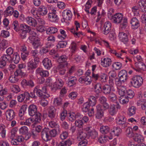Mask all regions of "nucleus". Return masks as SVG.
Segmentation results:
<instances>
[{"label": "nucleus", "instance_id": "nucleus-25", "mask_svg": "<svg viewBox=\"0 0 146 146\" xmlns=\"http://www.w3.org/2000/svg\"><path fill=\"white\" fill-rule=\"evenodd\" d=\"M101 65L104 67H108L111 64V61L110 58H104L103 60H101Z\"/></svg>", "mask_w": 146, "mask_h": 146}, {"label": "nucleus", "instance_id": "nucleus-31", "mask_svg": "<svg viewBox=\"0 0 146 146\" xmlns=\"http://www.w3.org/2000/svg\"><path fill=\"white\" fill-rule=\"evenodd\" d=\"M117 89L119 95L121 96H124L125 95V92H126L127 91L124 86H122L117 87Z\"/></svg>", "mask_w": 146, "mask_h": 146}, {"label": "nucleus", "instance_id": "nucleus-21", "mask_svg": "<svg viewBox=\"0 0 146 146\" xmlns=\"http://www.w3.org/2000/svg\"><path fill=\"white\" fill-rule=\"evenodd\" d=\"M72 14L70 11L66 10L62 12L63 18L67 20H70L72 17Z\"/></svg>", "mask_w": 146, "mask_h": 146}, {"label": "nucleus", "instance_id": "nucleus-8", "mask_svg": "<svg viewBox=\"0 0 146 146\" xmlns=\"http://www.w3.org/2000/svg\"><path fill=\"white\" fill-rule=\"evenodd\" d=\"M96 117L98 119H101L104 116V112L101 106L99 104L96 106Z\"/></svg>", "mask_w": 146, "mask_h": 146}, {"label": "nucleus", "instance_id": "nucleus-35", "mask_svg": "<svg viewBox=\"0 0 146 146\" xmlns=\"http://www.w3.org/2000/svg\"><path fill=\"white\" fill-rule=\"evenodd\" d=\"M27 107V105H24L22 106L19 111V115L22 117L24 115Z\"/></svg>", "mask_w": 146, "mask_h": 146}, {"label": "nucleus", "instance_id": "nucleus-36", "mask_svg": "<svg viewBox=\"0 0 146 146\" xmlns=\"http://www.w3.org/2000/svg\"><path fill=\"white\" fill-rule=\"evenodd\" d=\"M30 27L25 24H21L20 26L19 30L22 31L28 32L30 31Z\"/></svg>", "mask_w": 146, "mask_h": 146}, {"label": "nucleus", "instance_id": "nucleus-53", "mask_svg": "<svg viewBox=\"0 0 146 146\" xmlns=\"http://www.w3.org/2000/svg\"><path fill=\"white\" fill-rule=\"evenodd\" d=\"M13 27V29L16 31H18L19 30L20 26H19L18 22L15 21H14L12 23Z\"/></svg>", "mask_w": 146, "mask_h": 146}, {"label": "nucleus", "instance_id": "nucleus-34", "mask_svg": "<svg viewBox=\"0 0 146 146\" xmlns=\"http://www.w3.org/2000/svg\"><path fill=\"white\" fill-rule=\"evenodd\" d=\"M86 138H88V133H86L82 131L79 132L78 136V139L79 138L82 140H86Z\"/></svg>", "mask_w": 146, "mask_h": 146}, {"label": "nucleus", "instance_id": "nucleus-14", "mask_svg": "<svg viewBox=\"0 0 146 146\" xmlns=\"http://www.w3.org/2000/svg\"><path fill=\"white\" fill-rule=\"evenodd\" d=\"M63 85V82L61 79L56 80V82L53 85L52 90L55 91L57 89H60Z\"/></svg>", "mask_w": 146, "mask_h": 146}, {"label": "nucleus", "instance_id": "nucleus-60", "mask_svg": "<svg viewBox=\"0 0 146 146\" xmlns=\"http://www.w3.org/2000/svg\"><path fill=\"white\" fill-rule=\"evenodd\" d=\"M108 79V77L106 75L104 74L103 75L100 76L99 77V80L102 82H106Z\"/></svg>", "mask_w": 146, "mask_h": 146}, {"label": "nucleus", "instance_id": "nucleus-47", "mask_svg": "<svg viewBox=\"0 0 146 146\" xmlns=\"http://www.w3.org/2000/svg\"><path fill=\"white\" fill-rule=\"evenodd\" d=\"M12 59L15 64H17L19 63L20 60V58L17 53H15L14 54Z\"/></svg>", "mask_w": 146, "mask_h": 146}, {"label": "nucleus", "instance_id": "nucleus-52", "mask_svg": "<svg viewBox=\"0 0 146 146\" xmlns=\"http://www.w3.org/2000/svg\"><path fill=\"white\" fill-rule=\"evenodd\" d=\"M122 66V64L120 62H115L112 65V67L116 70L119 69Z\"/></svg>", "mask_w": 146, "mask_h": 146}, {"label": "nucleus", "instance_id": "nucleus-2", "mask_svg": "<svg viewBox=\"0 0 146 146\" xmlns=\"http://www.w3.org/2000/svg\"><path fill=\"white\" fill-rule=\"evenodd\" d=\"M34 92L36 95L39 97L45 98L49 97V95L47 94L46 87L44 86L40 89V85L36 86L34 88Z\"/></svg>", "mask_w": 146, "mask_h": 146}, {"label": "nucleus", "instance_id": "nucleus-6", "mask_svg": "<svg viewBox=\"0 0 146 146\" xmlns=\"http://www.w3.org/2000/svg\"><path fill=\"white\" fill-rule=\"evenodd\" d=\"M116 105L114 104L110 105L108 109L109 113L111 115H114L117 112V110L120 109L121 108V106L118 103L116 102Z\"/></svg>", "mask_w": 146, "mask_h": 146}, {"label": "nucleus", "instance_id": "nucleus-37", "mask_svg": "<svg viewBox=\"0 0 146 146\" xmlns=\"http://www.w3.org/2000/svg\"><path fill=\"white\" fill-rule=\"evenodd\" d=\"M134 140L138 143L143 142L144 141L143 137L140 135L137 134L133 137Z\"/></svg>", "mask_w": 146, "mask_h": 146}, {"label": "nucleus", "instance_id": "nucleus-50", "mask_svg": "<svg viewBox=\"0 0 146 146\" xmlns=\"http://www.w3.org/2000/svg\"><path fill=\"white\" fill-rule=\"evenodd\" d=\"M54 102L56 106H60L62 104V99L60 98H57L54 100Z\"/></svg>", "mask_w": 146, "mask_h": 146}, {"label": "nucleus", "instance_id": "nucleus-28", "mask_svg": "<svg viewBox=\"0 0 146 146\" xmlns=\"http://www.w3.org/2000/svg\"><path fill=\"white\" fill-rule=\"evenodd\" d=\"M100 131L102 133L107 134L110 136L111 133L110 132V127L108 126H102L100 129Z\"/></svg>", "mask_w": 146, "mask_h": 146}, {"label": "nucleus", "instance_id": "nucleus-3", "mask_svg": "<svg viewBox=\"0 0 146 146\" xmlns=\"http://www.w3.org/2000/svg\"><path fill=\"white\" fill-rule=\"evenodd\" d=\"M143 79L139 76H135L131 79V83L132 86L135 88H138L143 84Z\"/></svg>", "mask_w": 146, "mask_h": 146}, {"label": "nucleus", "instance_id": "nucleus-56", "mask_svg": "<svg viewBox=\"0 0 146 146\" xmlns=\"http://www.w3.org/2000/svg\"><path fill=\"white\" fill-rule=\"evenodd\" d=\"M49 134L51 139L52 137H54L56 136L57 134V131L54 129L52 130L49 129Z\"/></svg>", "mask_w": 146, "mask_h": 146}, {"label": "nucleus", "instance_id": "nucleus-64", "mask_svg": "<svg viewBox=\"0 0 146 146\" xmlns=\"http://www.w3.org/2000/svg\"><path fill=\"white\" fill-rule=\"evenodd\" d=\"M12 91L15 93H17L20 90L19 86L17 85H15L13 86Z\"/></svg>", "mask_w": 146, "mask_h": 146}, {"label": "nucleus", "instance_id": "nucleus-19", "mask_svg": "<svg viewBox=\"0 0 146 146\" xmlns=\"http://www.w3.org/2000/svg\"><path fill=\"white\" fill-rule=\"evenodd\" d=\"M113 138V136L111 134L110 136L108 135L100 136L98 138V141L101 143H103L107 141L108 139H111Z\"/></svg>", "mask_w": 146, "mask_h": 146}, {"label": "nucleus", "instance_id": "nucleus-17", "mask_svg": "<svg viewBox=\"0 0 146 146\" xmlns=\"http://www.w3.org/2000/svg\"><path fill=\"white\" fill-rule=\"evenodd\" d=\"M123 19V15L122 14L118 13L113 15V22L115 23H119Z\"/></svg>", "mask_w": 146, "mask_h": 146}, {"label": "nucleus", "instance_id": "nucleus-24", "mask_svg": "<svg viewBox=\"0 0 146 146\" xmlns=\"http://www.w3.org/2000/svg\"><path fill=\"white\" fill-rule=\"evenodd\" d=\"M42 63L44 67L47 70L50 69L52 66L51 60L47 58L44 59Z\"/></svg>", "mask_w": 146, "mask_h": 146}, {"label": "nucleus", "instance_id": "nucleus-15", "mask_svg": "<svg viewBox=\"0 0 146 146\" xmlns=\"http://www.w3.org/2000/svg\"><path fill=\"white\" fill-rule=\"evenodd\" d=\"M119 37L120 40L124 44L127 43L129 41L127 35L124 32H119Z\"/></svg>", "mask_w": 146, "mask_h": 146}, {"label": "nucleus", "instance_id": "nucleus-44", "mask_svg": "<svg viewBox=\"0 0 146 146\" xmlns=\"http://www.w3.org/2000/svg\"><path fill=\"white\" fill-rule=\"evenodd\" d=\"M57 31L58 29L57 28L51 27L47 29L46 32L47 34L49 35L51 34L55 33Z\"/></svg>", "mask_w": 146, "mask_h": 146}, {"label": "nucleus", "instance_id": "nucleus-40", "mask_svg": "<svg viewBox=\"0 0 146 146\" xmlns=\"http://www.w3.org/2000/svg\"><path fill=\"white\" fill-rule=\"evenodd\" d=\"M112 132L115 136H118L121 133L122 130L119 127H114Z\"/></svg>", "mask_w": 146, "mask_h": 146}, {"label": "nucleus", "instance_id": "nucleus-22", "mask_svg": "<svg viewBox=\"0 0 146 146\" xmlns=\"http://www.w3.org/2000/svg\"><path fill=\"white\" fill-rule=\"evenodd\" d=\"M135 64L137 68V69L134 68V69L137 71H139L140 69L143 70H146V66L142 62H136L135 63Z\"/></svg>", "mask_w": 146, "mask_h": 146}, {"label": "nucleus", "instance_id": "nucleus-4", "mask_svg": "<svg viewBox=\"0 0 146 146\" xmlns=\"http://www.w3.org/2000/svg\"><path fill=\"white\" fill-rule=\"evenodd\" d=\"M68 58L65 55H63L58 58V61L60 64L59 65V68H64L67 67L68 64L66 61Z\"/></svg>", "mask_w": 146, "mask_h": 146}, {"label": "nucleus", "instance_id": "nucleus-51", "mask_svg": "<svg viewBox=\"0 0 146 146\" xmlns=\"http://www.w3.org/2000/svg\"><path fill=\"white\" fill-rule=\"evenodd\" d=\"M90 106L88 104V102L84 103L83 105L82 110L83 111L86 112L89 110Z\"/></svg>", "mask_w": 146, "mask_h": 146}, {"label": "nucleus", "instance_id": "nucleus-18", "mask_svg": "<svg viewBox=\"0 0 146 146\" xmlns=\"http://www.w3.org/2000/svg\"><path fill=\"white\" fill-rule=\"evenodd\" d=\"M6 115L7 120L11 121L14 118L15 114L14 111L11 109L7 110L6 112Z\"/></svg>", "mask_w": 146, "mask_h": 146}, {"label": "nucleus", "instance_id": "nucleus-23", "mask_svg": "<svg viewBox=\"0 0 146 146\" xmlns=\"http://www.w3.org/2000/svg\"><path fill=\"white\" fill-rule=\"evenodd\" d=\"M27 23L30 26L35 27L37 25L36 20L31 17H27L26 18Z\"/></svg>", "mask_w": 146, "mask_h": 146}, {"label": "nucleus", "instance_id": "nucleus-54", "mask_svg": "<svg viewBox=\"0 0 146 146\" xmlns=\"http://www.w3.org/2000/svg\"><path fill=\"white\" fill-rule=\"evenodd\" d=\"M24 73L23 70L17 69L14 72V75L15 76H23Z\"/></svg>", "mask_w": 146, "mask_h": 146}, {"label": "nucleus", "instance_id": "nucleus-7", "mask_svg": "<svg viewBox=\"0 0 146 146\" xmlns=\"http://www.w3.org/2000/svg\"><path fill=\"white\" fill-rule=\"evenodd\" d=\"M48 18L49 21L52 22H57L58 19V17L56 14V11L53 10L51 12H49L48 14Z\"/></svg>", "mask_w": 146, "mask_h": 146}, {"label": "nucleus", "instance_id": "nucleus-33", "mask_svg": "<svg viewBox=\"0 0 146 146\" xmlns=\"http://www.w3.org/2000/svg\"><path fill=\"white\" fill-rule=\"evenodd\" d=\"M96 98L93 96H91L88 98V104L92 106H94L96 104Z\"/></svg>", "mask_w": 146, "mask_h": 146}, {"label": "nucleus", "instance_id": "nucleus-58", "mask_svg": "<svg viewBox=\"0 0 146 146\" xmlns=\"http://www.w3.org/2000/svg\"><path fill=\"white\" fill-rule=\"evenodd\" d=\"M77 115H76L75 113H70V115L69 117V119L70 121L72 122L75 120L76 116Z\"/></svg>", "mask_w": 146, "mask_h": 146}, {"label": "nucleus", "instance_id": "nucleus-26", "mask_svg": "<svg viewBox=\"0 0 146 146\" xmlns=\"http://www.w3.org/2000/svg\"><path fill=\"white\" fill-rule=\"evenodd\" d=\"M37 11L39 15L42 16L46 15L48 13L47 8L44 6L40 7L37 9Z\"/></svg>", "mask_w": 146, "mask_h": 146}, {"label": "nucleus", "instance_id": "nucleus-30", "mask_svg": "<svg viewBox=\"0 0 146 146\" xmlns=\"http://www.w3.org/2000/svg\"><path fill=\"white\" fill-rule=\"evenodd\" d=\"M88 138L91 137L92 139H95L97 137L98 133L95 130L90 131V132H88Z\"/></svg>", "mask_w": 146, "mask_h": 146}, {"label": "nucleus", "instance_id": "nucleus-32", "mask_svg": "<svg viewBox=\"0 0 146 146\" xmlns=\"http://www.w3.org/2000/svg\"><path fill=\"white\" fill-rule=\"evenodd\" d=\"M14 9L13 7L9 6L4 12V15L6 16L11 15L13 13Z\"/></svg>", "mask_w": 146, "mask_h": 146}, {"label": "nucleus", "instance_id": "nucleus-43", "mask_svg": "<svg viewBox=\"0 0 146 146\" xmlns=\"http://www.w3.org/2000/svg\"><path fill=\"white\" fill-rule=\"evenodd\" d=\"M120 98L119 100V102L123 104L127 103L129 100V98L125 95L124 96H122L120 97Z\"/></svg>", "mask_w": 146, "mask_h": 146}, {"label": "nucleus", "instance_id": "nucleus-16", "mask_svg": "<svg viewBox=\"0 0 146 146\" xmlns=\"http://www.w3.org/2000/svg\"><path fill=\"white\" fill-rule=\"evenodd\" d=\"M36 73L42 77H46L49 75V72L48 71L45 70L40 68H38L36 71Z\"/></svg>", "mask_w": 146, "mask_h": 146}, {"label": "nucleus", "instance_id": "nucleus-41", "mask_svg": "<svg viewBox=\"0 0 146 146\" xmlns=\"http://www.w3.org/2000/svg\"><path fill=\"white\" fill-rule=\"evenodd\" d=\"M102 86L100 84L98 83L97 84L95 87V91L97 94L100 93L101 92H102Z\"/></svg>", "mask_w": 146, "mask_h": 146}, {"label": "nucleus", "instance_id": "nucleus-62", "mask_svg": "<svg viewBox=\"0 0 146 146\" xmlns=\"http://www.w3.org/2000/svg\"><path fill=\"white\" fill-rule=\"evenodd\" d=\"M72 80H70L68 82V85L70 86H72L75 84L76 81V77H73Z\"/></svg>", "mask_w": 146, "mask_h": 146}, {"label": "nucleus", "instance_id": "nucleus-48", "mask_svg": "<svg viewBox=\"0 0 146 146\" xmlns=\"http://www.w3.org/2000/svg\"><path fill=\"white\" fill-rule=\"evenodd\" d=\"M126 132L127 136L129 137L133 136L134 134L132 128L129 127L127 128L126 131Z\"/></svg>", "mask_w": 146, "mask_h": 146}, {"label": "nucleus", "instance_id": "nucleus-12", "mask_svg": "<svg viewBox=\"0 0 146 146\" xmlns=\"http://www.w3.org/2000/svg\"><path fill=\"white\" fill-rule=\"evenodd\" d=\"M21 84L23 87L28 86L30 87L33 88L35 86L34 81L32 80H27L24 79L21 82Z\"/></svg>", "mask_w": 146, "mask_h": 146}, {"label": "nucleus", "instance_id": "nucleus-39", "mask_svg": "<svg viewBox=\"0 0 146 146\" xmlns=\"http://www.w3.org/2000/svg\"><path fill=\"white\" fill-rule=\"evenodd\" d=\"M109 94L108 98L110 102H114L116 101V96L114 93L111 92Z\"/></svg>", "mask_w": 146, "mask_h": 146}, {"label": "nucleus", "instance_id": "nucleus-63", "mask_svg": "<svg viewBox=\"0 0 146 146\" xmlns=\"http://www.w3.org/2000/svg\"><path fill=\"white\" fill-rule=\"evenodd\" d=\"M9 80L11 82L15 83L18 81L19 79L17 78L15 76H12L10 77Z\"/></svg>", "mask_w": 146, "mask_h": 146}, {"label": "nucleus", "instance_id": "nucleus-20", "mask_svg": "<svg viewBox=\"0 0 146 146\" xmlns=\"http://www.w3.org/2000/svg\"><path fill=\"white\" fill-rule=\"evenodd\" d=\"M104 29V33L105 35L108 34L111 29V24L109 22L107 21L105 22L103 27Z\"/></svg>", "mask_w": 146, "mask_h": 146}, {"label": "nucleus", "instance_id": "nucleus-57", "mask_svg": "<svg viewBox=\"0 0 146 146\" xmlns=\"http://www.w3.org/2000/svg\"><path fill=\"white\" fill-rule=\"evenodd\" d=\"M7 42L5 40H3L0 43V49L2 51H3L6 48V45Z\"/></svg>", "mask_w": 146, "mask_h": 146}, {"label": "nucleus", "instance_id": "nucleus-46", "mask_svg": "<svg viewBox=\"0 0 146 146\" xmlns=\"http://www.w3.org/2000/svg\"><path fill=\"white\" fill-rule=\"evenodd\" d=\"M28 128L27 127L25 126L21 127L19 130L20 133L23 135L26 134L28 133Z\"/></svg>", "mask_w": 146, "mask_h": 146}, {"label": "nucleus", "instance_id": "nucleus-5", "mask_svg": "<svg viewBox=\"0 0 146 146\" xmlns=\"http://www.w3.org/2000/svg\"><path fill=\"white\" fill-rule=\"evenodd\" d=\"M41 136L42 139L45 141H48L50 140L49 136V129L44 128L42 129L41 132Z\"/></svg>", "mask_w": 146, "mask_h": 146}, {"label": "nucleus", "instance_id": "nucleus-55", "mask_svg": "<svg viewBox=\"0 0 146 146\" xmlns=\"http://www.w3.org/2000/svg\"><path fill=\"white\" fill-rule=\"evenodd\" d=\"M75 124L76 127L82 128L83 127V123L82 120L78 119L75 121Z\"/></svg>", "mask_w": 146, "mask_h": 146}, {"label": "nucleus", "instance_id": "nucleus-9", "mask_svg": "<svg viewBox=\"0 0 146 146\" xmlns=\"http://www.w3.org/2000/svg\"><path fill=\"white\" fill-rule=\"evenodd\" d=\"M118 76L120 80L123 82L127 81L128 77L127 72L125 70H121L119 72Z\"/></svg>", "mask_w": 146, "mask_h": 146}, {"label": "nucleus", "instance_id": "nucleus-45", "mask_svg": "<svg viewBox=\"0 0 146 146\" xmlns=\"http://www.w3.org/2000/svg\"><path fill=\"white\" fill-rule=\"evenodd\" d=\"M33 122L34 123H37L35 122V118L34 119L29 118L26 120V121L24 123V124L25 125L30 126Z\"/></svg>", "mask_w": 146, "mask_h": 146}, {"label": "nucleus", "instance_id": "nucleus-42", "mask_svg": "<svg viewBox=\"0 0 146 146\" xmlns=\"http://www.w3.org/2000/svg\"><path fill=\"white\" fill-rule=\"evenodd\" d=\"M136 109L134 106H132L129 107L128 109V114L129 116H132L134 115L136 113Z\"/></svg>", "mask_w": 146, "mask_h": 146}, {"label": "nucleus", "instance_id": "nucleus-61", "mask_svg": "<svg viewBox=\"0 0 146 146\" xmlns=\"http://www.w3.org/2000/svg\"><path fill=\"white\" fill-rule=\"evenodd\" d=\"M1 58L2 60H4L7 62H9L12 59L11 56L8 55H4Z\"/></svg>", "mask_w": 146, "mask_h": 146}, {"label": "nucleus", "instance_id": "nucleus-13", "mask_svg": "<svg viewBox=\"0 0 146 146\" xmlns=\"http://www.w3.org/2000/svg\"><path fill=\"white\" fill-rule=\"evenodd\" d=\"M116 122L117 124L122 126V128H125L127 126L126 119L124 116L120 117L118 119H117Z\"/></svg>", "mask_w": 146, "mask_h": 146}, {"label": "nucleus", "instance_id": "nucleus-1", "mask_svg": "<svg viewBox=\"0 0 146 146\" xmlns=\"http://www.w3.org/2000/svg\"><path fill=\"white\" fill-rule=\"evenodd\" d=\"M28 113L31 116L35 115L36 123H39L41 121V114L37 112L36 106L34 104L31 105L28 108Z\"/></svg>", "mask_w": 146, "mask_h": 146}, {"label": "nucleus", "instance_id": "nucleus-27", "mask_svg": "<svg viewBox=\"0 0 146 146\" xmlns=\"http://www.w3.org/2000/svg\"><path fill=\"white\" fill-rule=\"evenodd\" d=\"M131 24L133 29H136L139 26V21L136 18H133L131 19Z\"/></svg>", "mask_w": 146, "mask_h": 146}, {"label": "nucleus", "instance_id": "nucleus-29", "mask_svg": "<svg viewBox=\"0 0 146 146\" xmlns=\"http://www.w3.org/2000/svg\"><path fill=\"white\" fill-rule=\"evenodd\" d=\"M102 92L105 94H109L111 93V88L108 85L102 86Z\"/></svg>", "mask_w": 146, "mask_h": 146}, {"label": "nucleus", "instance_id": "nucleus-38", "mask_svg": "<svg viewBox=\"0 0 146 146\" xmlns=\"http://www.w3.org/2000/svg\"><path fill=\"white\" fill-rule=\"evenodd\" d=\"M37 65L36 63H35L33 61L29 62L27 64L28 70H29L35 69L37 67Z\"/></svg>", "mask_w": 146, "mask_h": 146}, {"label": "nucleus", "instance_id": "nucleus-59", "mask_svg": "<svg viewBox=\"0 0 146 146\" xmlns=\"http://www.w3.org/2000/svg\"><path fill=\"white\" fill-rule=\"evenodd\" d=\"M68 136V132L64 131H63L60 135V138L62 140L66 138Z\"/></svg>", "mask_w": 146, "mask_h": 146}, {"label": "nucleus", "instance_id": "nucleus-49", "mask_svg": "<svg viewBox=\"0 0 146 146\" xmlns=\"http://www.w3.org/2000/svg\"><path fill=\"white\" fill-rule=\"evenodd\" d=\"M125 95L126 97L129 99H131L133 98L134 96V93L132 90H129L126 91L125 94Z\"/></svg>", "mask_w": 146, "mask_h": 146}, {"label": "nucleus", "instance_id": "nucleus-10", "mask_svg": "<svg viewBox=\"0 0 146 146\" xmlns=\"http://www.w3.org/2000/svg\"><path fill=\"white\" fill-rule=\"evenodd\" d=\"M29 38L31 41V43L35 48H37L40 46V41L38 37L36 36H29Z\"/></svg>", "mask_w": 146, "mask_h": 146}, {"label": "nucleus", "instance_id": "nucleus-11", "mask_svg": "<svg viewBox=\"0 0 146 146\" xmlns=\"http://www.w3.org/2000/svg\"><path fill=\"white\" fill-rule=\"evenodd\" d=\"M56 109L53 106L49 107L48 111V116L51 119L55 118L56 115Z\"/></svg>", "mask_w": 146, "mask_h": 146}]
</instances>
